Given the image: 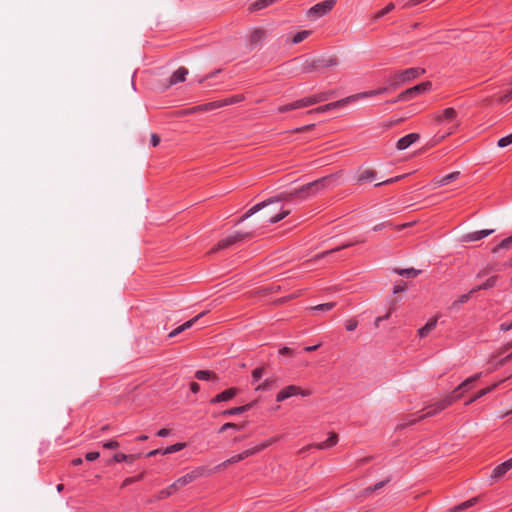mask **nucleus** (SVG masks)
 I'll return each instance as SVG.
<instances>
[{
  "label": "nucleus",
  "mask_w": 512,
  "mask_h": 512,
  "mask_svg": "<svg viewBox=\"0 0 512 512\" xmlns=\"http://www.w3.org/2000/svg\"><path fill=\"white\" fill-rule=\"evenodd\" d=\"M339 174H331L325 177H322L320 179H317L315 181H312L310 183H307L300 188H297L291 192H284L281 193L278 196L272 197L268 200H265L263 202H260L253 207H251L248 211H246L236 222L235 225L238 223L246 220L253 214L257 213L258 211L262 210L264 207L268 206L271 203L282 201V200H291L294 198L299 199H305L309 197L310 195H314L318 193L320 190H323L324 188L330 186L337 178Z\"/></svg>",
  "instance_id": "1"
},
{
  "label": "nucleus",
  "mask_w": 512,
  "mask_h": 512,
  "mask_svg": "<svg viewBox=\"0 0 512 512\" xmlns=\"http://www.w3.org/2000/svg\"><path fill=\"white\" fill-rule=\"evenodd\" d=\"M481 376L482 373H476L475 375L467 378L461 384H459L451 393L446 395L441 400L426 406L422 411L413 414V418L409 420L407 423L402 424L401 426L404 427L407 425H412L427 417L437 415L438 413H440L441 411H443L444 409L448 408L453 403L458 401L464 395V393L467 392V390L470 388V385L477 381L478 379H480Z\"/></svg>",
  "instance_id": "2"
},
{
  "label": "nucleus",
  "mask_w": 512,
  "mask_h": 512,
  "mask_svg": "<svg viewBox=\"0 0 512 512\" xmlns=\"http://www.w3.org/2000/svg\"><path fill=\"white\" fill-rule=\"evenodd\" d=\"M425 73V69L420 67H412L400 71H396L388 76L386 79L387 84H391L392 88H399L401 85L406 84Z\"/></svg>",
  "instance_id": "3"
},
{
  "label": "nucleus",
  "mask_w": 512,
  "mask_h": 512,
  "mask_svg": "<svg viewBox=\"0 0 512 512\" xmlns=\"http://www.w3.org/2000/svg\"><path fill=\"white\" fill-rule=\"evenodd\" d=\"M432 88V82L431 81H424L421 82L411 88H408L404 91H402L397 98L394 100L388 101V103L395 104L400 101H408L415 97H417L420 94H423L425 92L430 91Z\"/></svg>",
  "instance_id": "4"
},
{
  "label": "nucleus",
  "mask_w": 512,
  "mask_h": 512,
  "mask_svg": "<svg viewBox=\"0 0 512 512\" xmlns=\"http://www.w3.org/2000/svg\"><path fill=\"white\" fill-rule=\"evenodd\" d=\"M311 394H312V392L309 389H304L297 385H288V386L284 387L283 389H281L277 393L276 401L282 402V401H284L288 398H291L293 396L300 395L302 397H307V396H310Z\"/></svg>",
  "instance_id": "5"
},
{
  "label": "nucleus",
  "mask_w": 512,
  "mask_h": 512,
  "mask_svg": "<svg viewBox=\"0 0 512 512\" xmlns=\"http://www.w3.org/2000/svg\"><path fill=\"white\" fill-rule=\"evenodd\" d=\"M337 0H324L312 6L308 10V16L312 18H320L327 15L336 5Z\"/></svg>",
  "instance_id": "6"
},
{
  "label": "nucleus",
  "mask_w": 512,
  "mask_h": 512,
  "mask_svg": "<svg viewBox=\"0 0 512 512\" xmlns=\"http://www.w3.org/2000/svg\"><path fill=\"white\" fill-rule=\"evenodd\" d=\"M275 441H276V439H270V440L263 442L260 445H257L253 448L244 450L242 453L234 455V456L230 457L229 459H227L226 463L233 464V463L239 462L257 452L264 450L265 448H267L268 446L273 444Z\"/></svg>",
  "instance_id": "7"
},
{
  "label": "nucleus",
  "mask_w": 512,
  "mask_h": 512,
  "mask_svg": "<svg viewBox=\"0 0 512 512\" xmlns=\"http://www.w3.org/2000/svg\"><path fill=\"white\" fill-rule=\"evenodd\" d=\"M338 441H339L338 434L336 432H330L328 438L325 441L316 443V444H308V445L304 446L303 448H301L299 450V453H304L311 448H316L319 450L329 449V448H332L335 445H337Z\"/></svg>",
  "instance_id": "8"
},
{
  "label": "nucleus",
  "mask_w": 512,
  "mask_h": 512,
  "mask_svg": "<svg viewBox=\"0 0 512 512\" xmlns=\"http://www.w3.org/2000/svg\"><path fill=\"white\" fill-rule=\"evenodd\" d=\"M201 475H202V470L195 469V470L183 475L182 477H179L175 482H173L171 484V488L179 490V489L183 488L184 486L192 483L196 479H198Z\"/></svg>",
  "instance_id": "9"
},
{
  "label": "nucleus",
  "mask_w": 512,
  "mask_h": 512,
  "mask_svg": "<svg viewBox=\"0 0 512 512\" xmlns=\"http://www.w3.org/2000/svg\"><path fill=\"white\" fill-rule=\"evenodd\" d=\"M309 106H311L310 105V101H309V97H305V98L296 100L294 102H291V103H288V104H285V105H281V106H279L277 108V111L279 113H285V112H288V111H292V110H296V109H300V108H305V107H309Z\"/></svg>",
  "instance_id": "10"
},
{
  "label": "nucleus",
  "mask_w": 512,
  "mask_h": 512,
  "mask_svg": "<svg viewBox=\"0 0 512 512\" xmlns=\"http://www.w3.org/2000/svg\"><path fill=\"white\" fill-rule=\"evenodd\" d=\"M457 117V111L452 108H446L443 111L435 114L434 121L437 124H442L445 122H453Z\"/></svg>",
  "instance_id": "11"
},
{
  "label": "nucleus",
  "mask_w": 512,
  "mask_h": 512,
  "mask_svg": "<svg viewBox=\"0 0 512 512\" xmlns=\"http://www.w3.org/2000/svg\"><path fill=\"white\" fill-rule=\"evenodd\" d=\"M493 232H494L493 229H484V230H480V231L470 232V233L465 234L462 237V241L463 242L479 241V240L491 235Z\"/></svg>",
  "instance_id": "12"
},
{
  "label": "nucleus",
  "mask_w": 512,
  "mask_h": 512,
  "mask_svg": "<svg viewBox=\"0 0 512 512\" xmlns=\"http://www.w3.org/2000/svg\"><path fill=\"white\" fill-rule=\"evenodd\" d=\"M419 139L420 135L418 133L407 134L397 141L396 148L398 150H405Z\"/></svg>",
  "instance_id": "13"
},
{
  "label": "nucleus",
  "mask_w": 512,
  "mask_h": 512,
  "mask_svg": "<svg viewBox=\"0 0 512 512\" xmlns=\"http://www.w3.org/2000/svg\"><path fill=\"white\" fill-rule=\"evenodd\" d=\"M511 468H512V458L497 465L491 473V478L499 479L502 476H504Z\"/></svg>",
  "instance_id": "14"
},
{
  "label": "nucleus",
  "mask_w": 512,
  "mask_h": 512,
  "mask_svg": "<svg viewBox=\"0 0 512 512\" xmlns=\"http://www.w3.org/2000/svg\"><path fill=\"white\" fill-rule=\"evenodd\" d=\"M251 236L252 234L248 232H235L233 234H229L226 236V248L236 243L242 242Z\"/></svg>",
  "instance_id": "15"
},
{
  "label": "nucleus",
  "mask_w": 512,
  "mask_h": 512,
  "mask_svg": "<svg viewBox=\"0 0 512 512\" xmlns=\"http://www.w3.org/2000/svg\"><path fill=\"white\" fill-rule=\"evenodd\" d=\"M364 242H365V240L362 239V240H355V241H352V242H348V243L342 244V245H340V246H338L336 248H333V249L327 250V251H323V252L317 254L315 256V259H323V258L327 257L328 255L334 253V252H338L340 250L352 247V246H354V245H356L358 243H364Z\"/></svg>",
  "instance_id": "16"
},
{
  "label": "nucleus",
  "mask_w": 512,
  "mask_h": 512,
  "mask_svg": "<svg viewBox=\"0 0 512 512\" xmlns=\"http://www.w3.org/2000/svg\"><path fill=\"white\" fill-rule=\"evenodd\" d=\"M503 381H500V382H496L486 388H483L481 390H479L472 398H470L468 401L465 402V405L468 406L470 404H472L473 402H475L476 400L482 398L483 396L487 395L488 393L494 391L500 383H502Z\"/></svg>",
  "instance_id": "17"
},
{
  "label": "nucleus",
  "mask_w": 512,
  "mask_h": 512,
  "mask_svg": "<svg viewBox=\"0 0 512 512\" xmlns=\"http://www.w3.org/2000/svg\"><path fill=\"white\" fill-rule=\"evenodd\" d=\"M437 321H438V317L437 316L431 317L427 321V323L418 330V336L420 338L427 337L430 334V332L436 327Z\"/></svg>",
  "instance_id": "18"
},
{
  "label": "nucleus",
  "mask_w": 512,
  "mask_h": 512,
  "mask_svg": "<svg viewBox=\"0 0 512 512\" xmlns=\"http://www.w3.org/2000/svg\"><path fill=\"white\" fill-rule=\"evenodd\" d=\"M411 226V223H404V224H400V225H394L391 221H385V222H382V223H379L377 225H375L372 230L374 232H378V231H381L383 230L384 228H387V227H390V228H394L395 230L397 231H401L407 227Z\"/></svg>",
  "instance_id": "19"
},
{
  "label": "nucleus",
  "mask_w": 512,
  "mask_h": 512,
  "mask_svg": "<svg viewBox=\"0 0 512 512\" xmlns=\"http://www.w3.org/2000/svg\"><path fill=\"white\" fill-rule=\"evenodd\" d=\"M201 315L202 314H199L196 317H194L193 319H191V320L183 323L182 325L178 326L177 328H175L172 332H170L169 337L170 338L175 337V336L179 335L180 333H182L183 331L191 328L196 323V321L201 317Z\"/></svg>",
  "instance_id": "20"
},
{
  "label": "nucleus",
  "mask_w": 512,
  "mask_h": 512,
  "mask_svg": "<svg viewBox=\"0 0 512 512\" xmlns=\"http://www.w3.org/2000/svg\"><path fill=\"white\" fill-rule=\"evenodd\" d=\"M460 176V172L459 171H454L446 176H443L439 179H435L434 180V184L438 187L440 186H444V185H447L449 184L450 182L452 181H455L458 179V177Z\"/></svg>",
  "instance_id": "21"
},
{
  "label": "nucleus",
  "mask_w": 512,
  "mask_h": 512,
  "mask_svg": "<svg viewBox=\"0 0 512 512\" xmlns=\"http://www.w3.org/2000/svg\"><path fill=\"white\" fill-rule=\"evenodd\" d=\"M497 279H498L497 275L489 277L484 283L472 288L471 293H476L478 291L487 290V289L494 287L496 285Z\"/></svg>",
  "instance_id": "22"
},
{
  "label": "nucleus",
  "mask_w": 512,
  "mask_h": 512,
  "mask_svg": "<svg viewBox=\"0 0 512 512\" xmlns=\"http://www.w3.org/2000/svg\"><path fill=\"white\" fill-rule=\"evenodd\" d=\"M265 34V30L262 28L254 29L249 36L250 45L255 46L259 44L264 39Z\"/></svg>",
  "instance_id": "23"
},
{
  "label": "nucleus",
  "mask_w": 512,
  "mask_h": 512,
  "mask_svg": "<svg viewBox=\"0 0 512 512\" xmlns=\"http://www.w3.org/2000/svg\"><path fill=\"white\" fill-rule=\"evenodd\" d=\"M354 100H356V96H350V97H347L345 99H341V100H338V101H335V102H331V103L325 104L324 108H325V111L327 112V111H330V110H333V109H336V108L343 107L344 105H346L350 101H354Z\"/></svg>",
  "instance_id": "24"
},
{
  "label": "nucleus",
  "mask_w": 512,
  "mask_h": 512,
  "mask_svg": "<svg viewBox=\"0 0 512 512\" xmlns=\"http://www.w3.org/2000/svg\"><path fill=\"white\" fill-rule=\"evenodd\" d=\"M375 176H376V172L374 170H371V169L364 170L362 173H360L358 175L357 184L361 185L365 182H370V181L374 180Z\"/></svg>",
  "instance_id": "25"
},
{
  "label": "nucleus",
  "mask_w": 512,
  "mask_h": 512,
  "mask_svg": "<svg viewBox=\"0 0 512 512\" xmlns=\"http://www.w3.org/2000/svg\"><path fill=\"white\" fill-rule=\"evenodd\" d=\"M188 74V70L186 68H179L177 71H175L171 78H170V84H177L180 82H183L185 80L186 75Z\"/></svg>",
  "instance_id": "26"
},
{
  "label": "nucleus",
  "mask_w": 512,
  "mask_h": 512,
  "mask_svg": "<svg viewBox=\"0 0 512 512\" xmlns=\"http://www.w3.org/2000/svg\"><path fill=\"white\" fill-rule=\"evenodd\" d=\"M478 497H473L467 501H464L456 506H454L453 508H451V512H460V511H463V510H466L472 506H474L477 502H478Z\"/></svg>",
  "instance_id": "27"
},
{
  "label": "nucleus",
  "mask_w": 512,
  "mask_h": 512,
  "mask_svg": "<svg viewBox=\"0 0 512 512\" xmlns=\"http://www.w3.org/2000/svg\"><path fill=\"white\" fill-rule=\"evenodd\" d=\"M311 30H302L297 32L291 39V43L298 44L304 41L306 38H308L311 35Z\"/></svg>",
  "instance_id": "28"
},
{
  "label": "nucleus",
  "mask_w": 512,
  "mask_h": 512,
  "mask_svg": "<svg viewBox=\"0 0 512 512\" xmlns=\"http://www.w3.org/2000/svg\"><path fill=\"white\" fill-rule=\"evenodd\" d=\"M252 406H253V404L249 403V404H246V405H242V406L226 409V415L241 414L243 412H246V411L250 410L252 408Z\"/></svg>",
  "instance_id": "29"
},
{
  "label": "nucleus",
  "mask_w": 512,
  "mask_h": 512,
  "mask_svg": "<svg viewBox=\"0 0 512 512\" xmlns=\"http://www.w3.org/2000/svg\"><path fill=\"white\" fill-rule=\"evenodd\" d=\"M321 62H322V60L307 61L303 66V72H305V73L314 72L316 69L321 67Z\"/></svg>",
  "instance_id": "30"
},
{
  "label": "nucleus",
  "mask_w": 512,
  "mask_h": 512,
  "mask_svg": "<svg viewBox=\"0 0 512 512\" xmlns=\"http://www.w3.org/2000/svg\"><path fill=\"white\" fill-rule=\"evenodd\" d=\"M397 274L401 276H405L407 278H415L420 274V270H416L414 268H408V269H397L395 270Z\"/></svg>",
  "instance_id": "31"
},
{
  "label": "nucleus",
  "mask_w": 512,
  "mask_h": 512,
  "mask_svg": "<svg viewBox=\"0 0 512 512\" xmlns=\"http://www.w3.org/2000/svg\"><path fill=\"white\" fill-rule=\"evenodd\" d=\"M512 246V236H509L503 239L498 245H496L493 249V253H497L500 249H509Z\"/></svg>",
  "instance_id": "32"
},
{
  "label": "nucleus",
  "mask_w": 512,
  "mask_h": 512,
  "mask_svg": "<svg viewBox=\"0 0 512 512\" xmlns=\"http://www.w3.org/2000/svg\"><path fill=\"white\" fill-rule=\"evenodd\" d=\"M395 7L396 6H395V4L393 2L388 3L383 9H381L378 12L375 13L374 19L382 18L383 16H385L388 13H390L391 11H393L395 9Z\"/></svg>",
  "instance_id": "33"
},
{
  "label": "nucleus",
  "mask_w": 512,
  "mask_h": 512,
  "mask_svg": "<svg viewBox=\"0 0 512 512\" xmlns=\"http://www.w3.org/2000/svg\"><path fill=\"white\" fill-rule=\"evenodd\" d=\"M176 491H178V490L171 488V485H169L167 488L159 491L155 498H156V500H163V499L168 498L170 495H172Z\"/></svg>",
  "instance_id": "34"
},
{
  "label": "nucleus",
  "mask_w": 512,
  "mask_h": 512,
  "mask_svg": "<svg viewBox=\"0 0 512 512\" xmlns=\"http://www.w3.org/2000/svg\"><path fill=\"white\" fill-rule=\"evenodd\" d=\"M185 446H186L185 443H176L174 445H171V446L165 448L162 451V454L166 455V454H171V453L178 452V451L182 450Z\"/></svg>",
  "instance_id": "35"
},
{
  "label": "nucleus",
  "mask_w": 512,
  "mask_h": 512,
  "mask_svg": "<svg viewBox=\"0 0 512 512\" xmlns=\"http://www.w3.org/2000/svg\"><path fill=\"white\" fill-rule=\"evenodd\" d=\"M220 106L221 105L219 103L212 102V103L200 105V106H197V107H195L193 109H190V110L187 111V113H190V112H193V111L211 110V109H214V108L220 107Z\"/></svg>",
  "instance_id": "36"
},
{
  "label": "nucleus",
  "mask_w": 512,
  "mask_h": 512,
  "mask_svg": "<svg viewBox=\"0 0 512 512\" xmlns=\"http://www.w3.org/2000/svg\"><path fill=\"white\" fill-rule=\"evenodd\" d=\"M195 377L199 380H210V379L217 378L213 373H211L209 371H204V370H198L195 373Z\"/></svg>",
  "instance_id": "37"
},
{
  "label": "nucleus",
  "mask_w": 512,
  "mask_h": 512,
  "mask_svg": "<svg viewBox=\"0 0 512 512\" xmlns=\"http://www.w3.org/2000/svg\"><path fill=\"white\" fill-rule=\"evenodd\" d=\"M390 481V478H387L386 480H383V481H380V482H377L376 484H374L373 486H369L365 489V493L366 494H370L372 492H375L379 489H381L382 487H384L388 482Z\"/></svg>",
  "instance_id": "38"
},
{
  "label": "nucleus",
  "mask_w": 512,
  "mask_h": 512,
  "mask_svg": "<svg viewBox=\"0 0 512 512\" xmlns=\"http://www.w3.org/2000/svg\"><path fill=\"white\" fill-rule=\"evenodd\" d=\"M289 213L290 212L288 210H283L280 213H277V214L271 216L268 219V222L271 224L277 223V222L281 221L282 219H284L286 216H288Z\"/></svg>",
  "instance_id": "39"
},
{
  "label": "nucleus",
  "mask_w": 512,
  "mask_h": 512,
  "mask_svg": "<svg viewBox=\"0 0 512 512\" xmlns=\"http://www.w3.org/2000/svg\"><path fill=\"white\" fill-rule=\"evenodd\" d=\"M336 303L335 302H329V303H324V304H319L315 307H313V310H316V311H330L331 309H333L335 307Z\"/></svg>",
  "instance_id": "40"
},
{
  "label": "nucleus",
  "mask_w": 512,
  "mask_h": 512,
  "mask_svg": "<svg viewBox=\"0 0 512 512\" xmlns=\"http://www.w3.org/2000/svg\"><path fill=\"white\" fill-rule=\"evenodd\" d=\"M245 99L243 94H238L231 97H226V106L239 103Z\"/></svg>",
  "instance_id": "41"
},
{
  "label": "nucleus",
  "mask_w": 512,
  "mask_h": 512,
  "mask_svg": "<svg viewBox=\"0 0 512 512\" xmlns=\"http://www.w3.org/2000/svg\"><path fill=\"white\" fill-rule=\"evenodd\" d=\"M512 144V133L505 136V137H502L498 140L497 142V145L500 147V148H504L508 145Z\"/></svg>",
  "instance_id": "42"
},
{
  "label": "nucleus",
  "mask_w": 512,
  "mask_h": 512,
  "mask_svg": "<svg viewBox=\"0 0 512 512\" xmlns=\"http://www.w3.org/2000/svg\"><path fill=\"white\" fill-rule=\"evenodd\" d=\"M358 326V320L355 318H350L345 321V328L347 331H354Z\"/></svg>",
  "instance_id": "43"
},
{
  "label": "nucleus",
  "mask_w": 512,
  "mask_h": 512,
  "mask_svg": "<svg viewBox=\"0 0 512 512\" xmlns=\"http://www.w3.org/2000/svg\"><path fill=\"white\" fill-rule=\"evenodd\" d=\"M263 373H264V368L263 367H258L256 369H254L252 371L253 382H258L262 378Z\"/></svg>",
  "instance_id": "44"
},
{
  "label": "nucleus",
  "mask_w": 512,
  "mask_h": 512,
  "mask_svg": "<svg viewBox=\"0 0 512 512\" xmlns=\"http://www.w3.org/2000/svg\"><path fill=\"white\" fill-rule=\"evenodd\" d=\"M314 127H315V124H309V125L297 127L295 129L291 130L290 132L293 134L308 132V131H311Z\"/></svg>",
  "instance_id": "45"
},
{
  "label": "nucleus",
  "mask_w": 512,
  "mask_h": 512,
  "mask_svg": "<svg viewBox=\"0 0 512 512\" xmlns=\"http://www.w3.org/2000/svg\"><path fill=\"white\" fill-rule=\"evenodd\" d=\"M377 95H379V92H378V89H375V90H370V91H365V92L359 93L355 96H356V99H360V98L373 97V96H377Z\"/></svg>",
  "instance_id": "46"
},
{
  "label": "nucleus",
  "mask_w": 512,
  "mask_h": 512,
  "mask_svg": "<svg viewBox=\"0 0 512 512\" xmlns=\"http://www.w3.org/2000/svg\"><path fill=\"white\" fill-rule=\"evenodd\" d=\"M405 177H406V175H399V176L387 179L385 181H382L380 183H377L375 186L378 187V186L385 185V184H391V183L397 182Z\"/></svg>",
  "instance_id": "47"
},
{
  "label": "nucleus",
  "mask_w": 512,
  "mask_h": 512,
  "mask_svg": "<svg viewBox=\"0 0 512 512\" xmlns=\"http://www.w3.org/2000/svg\"><path fill=\"white\" fill-rule=\"evenodd\" d=\"M333 94H334L333 91L319 92V93H317L318 101L324 102V101L328 100Z\"/></svg>",
  "instance_id": "48"
},
{
  "label": "nucleus",
  "mask_w": 512,
  "mask_h": 512,
  "mask_svg": "<svg viewBox=\"0 0 512 512\" xmlns=\"http://www.w3.org/2000/svg\"><path fill=\"white\" fill-rule=\"evenodd\" d=\"M338 64V60L335 57H331L328 60H322L321 67H331Z\"/></svg>",
  "instance_id": "49"
},
{
  "label": "nucleus",
  "mask_w": 512,
  "mask_h": 512,
  "mask_svg": "<svg viewBox=\"0 0 512 512\" xmlns=\"http://www.w3.org/2000/svg\"><path fill=\"white\" fill-rule=\"evenodd\" d=\"M472 294H473V293H471V290H470L468 293L461 295V296L458 298V300H456V301L454 302V305H456V304H463V303H466V302L470 299V297H471V295H472Z\"/></svg>",
  "instance_id": "50"
},
{
  "label": "nucleus",
  "mask_w": 512,
  "mask_h": 512,
  "mask_svg": "<svg viewBox=\"0 0 512 512\" xmlns=\"http://www.w3.org/2000/svg\"><path fill=\"white\" fill-rule=\"evenodd\" d=\"M273 381L272 380H269V379H266L263 383L259 384L257 387H256V390H269L271 385H272Z\"/></svg>",
  "instance_id": "51"
},
{
  "label": "nucleus",
  "mask_w": 512,
  "mask_h": 512,
  "mask_svg": "<svg viewBox=\"0 0 512 512\" xmlns=\"http://www.w3.org/2000/svg\"><path fill=\"white\" fill-rule=\"evenodd\" d=\"M114 461L116 462H122L124 460H127V459H133V456H128L126 454H123V453H117L114 455L113 457Z\"/></svg>",
  "instance_id": "52"
},
{
  "label": "nucleus",
  "mask_w": 512,
  "mask_h": 512,
  "mask_svg": "<svg viewBox=\"0 0 512 512\" xmlns=\"http://www.w3.org/2000/svg\"><path fill=\"white\" fill-rule=\"evenodd\" d=\"M103 447L106 449H116L119 447V443L117 441L111 440V441L105 442L103 444Z\"/></svg>",
  "instance_id": "53"
},
{
  "label": "nucleus",
  "mask_w": 512,
  "mask_h": 512,
  "mask_svg": "<svg viewBox=\"0 0 512 512\" xmlns=\"http://www.w3.org/2000/svg\"><path fill=\"white\" fill-rule=\"evenodd\" d=\"M377 89H378L379 95H381V94H386V93H388V92H391V91L396 90V88H392V87H391V84H387V86H385V87H379V88H377Z\"/></svg>",
  "instance_id": "54"
},
{
  "label": "nucleus",
  "mask_w": 512,
  "mask_h": 512,
  "mask_svg": "<svg viewBox=\"0 0 512 512\" xmlns=\"http://www.w3.org/2000/svg\"><path fill=\"white\" fill-rule=\"evenodd\" d=\"M405 289H406V284L404 282H402L400 284L394 285L393 293L397 294V293L403 292Z\"/></svg>",
  "instance_id": "55"
},
{
  "label": "nucleus",
  "mask_w": 512,
  "mask_h": 512,
  "mask_svg": "<svg viewBox=\"0 0 512 512\" xmlns=\"http://www.w3.org/2000/svg\"><path fill=\"white\" fill-rule=\"evenodd\" d=\"M100 456L99 452H88L86 455H85V458L86 460L88 461H94L96 459H98Z\"/></svg>",
  "instance_id": "56"
},
{
  "label": "nucleus",
  "mask_w": 512,
  "mask_h": 512,
  "mask_svg": "<svg viewBox=\"0 0 512 512\" xmlns=\"http://www.w3.org/2000/svg\"><path fill=\"white\" fill-rule=\"evenodd\" d=\"M512 99V85L510 88L506 89L503 96H502V100L503 101H509Z\"/></svg>",
  "instance_id": "57"
},
{
  "label": "nucleus",
  "mask_w": 512,
  "mask_h": 512,
  "mask_svg": "<svg viewBox=\"0 0 512 512\" xmlns=\"http://www.w3.org/2000/svg\"><path fill=\"white\" fill-rule=\"evenodd\" d=\"M235 396H236V389L235 388L226 389V401L231 400Z\"/></svg>",
  "instance_id": "58"
},
{
  "label": "nucleus",
  "mask_w": 512,
  "mask_h": 512,
  "mask_svg": "<svg viewBox=\"0 0 512 512\" xmlns=\"http://www.w3.org/2000/svg\"><path fill=\"white\" fill-rule=\"evenodd\" d=\"M245 426V424H235V423H230V422H226V429H230V428H233V429H241Z\"/></svg>",
  "instance_id": "59"
},
{
  "label": "nucleus",
  "mask_w": 512,
  "mask_h": 512,
  "mask_svg": "<svg viewBox=\"0 0 512 512\" xmlns=\"http://www.w3.org/2000/svg\"><path fill=\"white\" fill-rule=\"evenodd\" d=\"M224 401V391L219 393L216 397H214L211 402L212 403H218Z\"/></svg>",
  "instance_id": "60"
},
{
  "label": "nucleus",
  "mask_w": 512,
  "mask_h": 512,
  "mask_svg": "<svg viewBox=\"0 0 512 512\" xmlns=\"http://www.w3.org/2000/svg\"><path fill=\"white\" fill-rule=\"evenodd\" d=\"M160 143V137L157 134L151 135V144L157 146Z\"/></svg>",
  "instance_id": "61"
},
{
  "label": "nucleus",
  "mask_w": 512,
  "mask_h": 512,
  "mask_svg": "<svg viewBox=\"0 0 512 512\" xmlns=\"http://www.w3.org/2000/svg\"><path fill=\"white\" fill-rule=\"evenodd\" d=\"M170 434V430L169 429H166V428H162L160 429L158 432H157V435L159 437H166Z\"/></svg>",
  "instance_id": "62"
},
{
  "label": "nucleus",
  "mask_w": 512,
  "mask_h": 512,
  "mask_svg": "<svg viewBox=\"0 0 512 512\" xmlns=\"http://www.w3.org/2000/svg\"><path fill=\"white\" fill-rule=\"evenodd\" d=\"M280 355H292V350L289 347H283L279 350Z\"/></svg>",
  "instance_id": "63"
},
{
  "label": "nucleus",
  "mask_w": 512,
  "mask_h": 512,
  "mask_svg": "<svg viewBox=\"0 0 512 512\" xmlns=\"http://www.w3.org/2000/svg\"><path fill=\"white\" fill-rule=\"evenodd\" d=\"M502 331H508L512 329V321L510 323H502L500 326Z\"/></svg>",
  "instance_id": "64"
}]
</instances>
